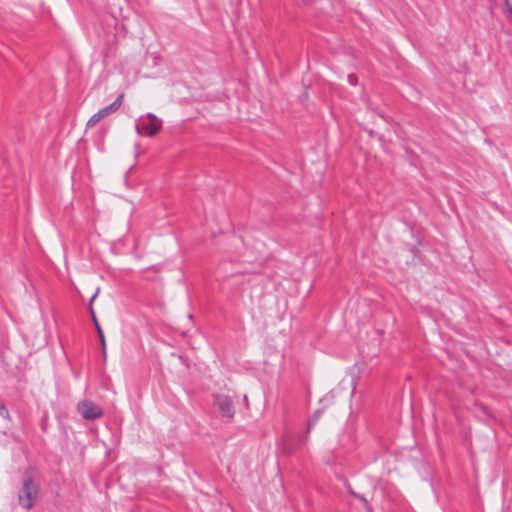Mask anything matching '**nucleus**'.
Listing matches in <instances>:
<instances>
[{
	"mask_svg": "<svg viewBox=\"0 0 512 512\" xmlns=\"http://www.w3.org/2000/svg\"><path fill=\"white\" fill-rule=\"evenodd\" d=\"M91 312H93V311L91 310ZM92 315H94V313H92ZM93 318H95V316H93ZM94 321H95L96 329H97V332H98V335H99V338H100V341H101V345H102L103 351L105 352V345L106 344H105L104 333H103L100 325L96 321V319H94Z\"/></svg>",
	"mask_w": 512,
	"mask_h": 512,
	"instance_id": "423d86ee",
	"label": "nucleus"
},
{
	"mask_svg": "<svg viewBox=\"0 0 512 512\" xmlns=\"http://www.w3.org/2000/svg\"><path fill=\"white\" fill-rule=\"evenodd\" d=\"M123 95L120 94L110 105L100 109L98 112L93 114L87 122V127H93L99 123L102 119L116 112L122 105Z\"/></svg>",
	"mask_w": 512,
	"mask_h": 512,
	"instance_id": "20e7f679",
	"label": "nucleus"
},
{
	"mask_svg": "<svg viewBox=\"0 0 512 512\" xmlns=\"http://www.w3.org/2000/svg\"><path fill=\"white\" fill-rule=\"evenodd\" d=\"M38 498V487L34 484L31 478L24 480L21 489L18 492V502L24 509H31L34 507Z\"/></svg>",
	"mask_w": 512,
	"mask_h": 512,
	"instance_id": "f257e3e1",
	"label": "nucleus"
},
{
	"mask_svg": "<svg viewBox=\"0 0 512 512\" xmlns=\"http://www.w3.org/2000/svg\"><path fill=\"white\" fill-rule=\"evenodd\" d=\"M97 293H98V291H97V292L92 296V298H91V300H90V302H91V303H92V302L94 301V299L96 298Z\"/></svg>",
	"mask_w": 512,
	"mask_h": 512,
	"instance_id": "ddd939ff",
	"label": "nucleus"
},
{
	"mask_svg": "<svg viewBox=\"0 0 512 512\" xmlns=\"http://www.w3.org/2000/svg\"><path fill=\"white\" fill-rule=\"evenodd\" d=\"M162 127V120L157 118L154 114L148 113L141 116L136 121V131L138 134L145 136L155 135Z\"/></svg>",
	"mask_w": 512,
	"mask_h": 512,
	"instance_id": "f03ea898",
	"label": "nucleus"
},
{
	"mask_svg": "<svg viewBox=\"0 0 512 512\" xmlns=\"http://www.w3.org/2000/svg\"><path fill=\"white\" fill-rule=\"evenodd\" d=\"M321 415V411H316L313 418L309 421L308 423V429L310 430L316 423V421L318 420V418L320 417Z\"/></svg>",
	"mask_w": 512,
	"mask_h": 512,
	"instance_id": "0eeeda50",
	"label": "nucleus"
},
{
	"mask_svg": "<svg viewBox=\"0 0 512 512\" xmlns=\"http://www.w3.org/2000/svg\"><path fill=\"white\" fill-rule=\"evenodd\" d=\"M348 82L353 86L356 85L357 84V76H355L353 74L348 75Z\"/></svg>",
	"mask_w": 512,
	"mask_h": 512,
	"instance_id": "9d476101",
	"label": "nucleus"
},
{
	"mask_svg": "<svg viewBox=\"0 0 512 512\" xmlns=\"http://www.w3.org/2000/svg\"><path fill=\"white\" fill-rule=\"evenodd\" d=\"M228 265H229L228 263L222 264V266L220 267V270L226 271Z\"/></svg>",
	"mask_w": 512,
	"mask_h": 512,
	"instance_id": "9b49d317",
	"label": "nucleus"
},
{
	"mask_svg": "<svg viewBox=\"0 0 512 512\" xmlns=\"http://www.w3.org/2000/svg\"><path fill=\"white\" fill-rule=\"evenodd\" d=\"M214 405L220 411L222 416L232 418L235 410L231 398L227 395H216Z\"/></svg>",
	"mask_w": 512,
	"mask_h": 512,
	"instance_id": "39448f33",
	"label": "nucleus"
},
{
	"mask_svg": "<svg viewBox=\"0 0 512 512\" xmlns=\"http://www.w3.org/2000/svg\"><path fill=\"white\" fill-rule=\"evenodd\" d=\"M77 411L85 420H95L103 415V409L91 400H82L77 404Z\"/></svg>",
	"mask_w": 512,
	"mask_h": 512,
	"instance_id": "7ed1b4c3",
	"label": "nucleus"
},
{
	"mask_svg": "<svg viewBox=\"0 0 512 512\" xmlns=\"http://www.w3.org/2000/svg\"><path fill=\"white\" fill-rule=\"evenodd\" d=\"M508 16L512 19V0H504Z\"/></svg>",
	"mask_w": 512,
	"mask_h": 512,
	"instance_id": "6e6552de",
	"label": "nucleus"
},
{
	"mask_svg": "<svg viewBox=\"0 0 512 512\" xmlns=\"http://www.w3.org/2000/svg\"><path fill=\"white\" fill-rule=\"evenodd\" d=\"M0 415L3 417H8L9 415L8 410L2 402H0Z\"/></svg>",
	"mask_w": 512,
	"mask_h": 512,
	"instance_id": "1a4fd4ad",
	"label": "nucleus"
},
{
	"mask_svg": "<svg viewBox=\"0 0 512 512\" xmlns=\"http://www.w3.org/2000/svg\"><path fill=\"white\" fill-rule=\"evenodd\" d=\"M358 499L363 501L364 503H367V500L362 495H355Z\"/></svg>",
	"mask_w": 512,
	"mask_h": 512,
	"instance_id": "f8f14e48",
	"label": "nucleus"
}]
</instances>
